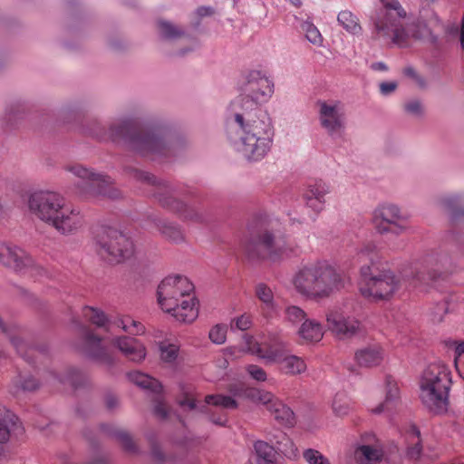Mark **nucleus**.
I'll return each instance as SVG.
<instances>
[{"label":"nucleus","instance_id":"1","mask_svg":"<svg viewBox=\"0 0 464 464\" xmlns=\"http://www.w3.org/2000/svg\"><path fill=\"white\" fill-rule=\"evenodd\" d=\"M378 1L380 5L371 16L373 34L377 38L404 47L410 38L421 39L430 34L425 24L403 23L407 12L398 0Z\"/></svg>","mask_w":464,"mask_h":464},{"label":"nucleus","instance_id":"2","mask_svg":"<svg viewBox=\"0 0 464 464\" xmlns=\"http://www.w3.org/2000/svg\"><path fill=\"white\" fill-rule=\"evenodd\" d=\"M28 208L37 218L53 227L62 235H72L85 223L81 209L67 203L66 199L56 192L33 193L28 200Z\"/></svg>","mask_w":464,"mask_h":464},{"label":"nucleus","instance_id":"3","mask_svg":"<svg viewBox=\"0 0 464 464\" xmlns=\"http://www.w3.org/2000/svg\"><path fill=\"white\" fill-rule=\"evenodd\" d=\"M194 289V285L187 276H169L158 286L159 304L178 321L192 323L198 315V302Z\"/></svg>","mask_w":464,"mask_h":464},{"label":"nucleus","instance_id":"4","mask_svg":"<svg viewBox=\"0 0 464 464\" xmlns=\"http://www.w3.org/2000/svg\"><path fill=\"white\" fill-rule=\"evenodd\" d=\"M232 113L241 130L239 151L248 160H261L269 151L273 141L270 118L266 113L255 115L250 111Z\"/></svg>","mask_w":464,"mask_h":464},{"label":"nucleus","instance_id":"5","mask_svg":"<svg viewBox=\"0 0 464 464\" xmlns=\"http://www.w3.org/2000/svg\"><path fill=\"white\" fill-rule=\"evenodd\" d=\"M451 383L449 365L442 361L429 363L420 380V398L422 403L435 413L446 411Z\"/></svg>","mask_w":464,"mask_h":464},{"label":"nucleus","instance_id":"6","mask_svg":"<svg viewBox=\"0 0 464 464\" xmlns=\"http://www.w3.org/2000/svg\"><path fill=\"white\" fill-rule=\"evenodd\" d=\"M359 256L366 257L372 263L371 266H363L361 268L360 292L364 297L386 299L400 289L401 281L392 271L379 270L375 267L373 260L377 257V252L373 243L363 246L359 252Z\"/></svg>","mask_w":464,"mask_h":464},{"label":"nucleus","instance_id":"7","mask_svg":"<svg viewBox=\"0 0 464 464\" xmlns=\"http://www.w3.org/2000/svg\"><path fill=\"white\" fill-rule=\"evenodd\" d=\"M113 140H128L132 148L143 155L168 156L169 148L159 129L140 127L132 121H124L111 127Z\"/></svg>","mask_w":464,"mask_h":464},{"label":"nucleus","instance_id":"8","mask_svg":"<svg viewBox=\"0 0 464 464\" xmlns=\"http://www.w3.org/2000/svg\"><path fill=\"white\" fill-rule=\"evenodd\" d=\"M93 241L96 253L111 264H120L134 255L133 241L117 228L100 227L95 233Z\"/></svg>","mask_w":464,"mask_h":464},{"label":"nucleus","instance_id":"9","mask_svg":"<svg viewBox=\"0 0 464 464\" xmlns=\"http://www.w3.org/2000/svg\"><path fill=\"white\" fill-rule=\"evenodd\" d=\"M246 95H240L229 105L230 112L251 111L255 115L266 113L258 104L266 102L274 93L273 82L259 71L249 72L246 77Z\"/></svg>","mask_w":464,"mask_h":464},{"label":"nucleus","instance_id":"10","mask_svg":"<svg viewBox=\"0 0 464 464\" xmlns=\"http://www.w3.org/2000/svg\"><path fill=\"white\" fill-rule=\"evenodd\" d=\"M244 250L251 260L277 262L290 256L295 252V246L285 237L264 230L259 232L255 238L247 241Z\"/></svg>","mask_w":464,"mask_h":464},{"label":"nucleus","instance_id":"11","mask_svg":"<svg viewBox=\"0 0 464 464\" xmlns=\"http://www.w3.org/2000/svg\"><path fill=\"white\" fill-rule=\"evenodd\" d=\"M130 175L136 180L153 186V195L163 208L178 214L185 220L199 221L201 219V215L194 208L188 207L172 196L170 187L166 181L160 180L152 174L138 169H131Z\"/></svg>","mask_w":464,"mask_h":464},{"label":"nucleus","instance_id":"12","mask_svg":"<svg viewBox=\"0 0 464 464\" xmlns=\"http://www.w3.org/2000/svg\"><path fill=\"white\" fill-rule=\"evenodd\" d=\"M311 289L306 298L320 301L329 298L345 285L344 275L326 261H315Z\"/></svg>","mask_w":464,"mask_h":464},{"label":"nucleus","instance_id":"13","mask_svg":"<svg viewBox=\"0 0 464 464\" xmlns=\"http://www.w3.org/2000/svg\"><path fill=\"white\" fill-rule=\"evenodd\" d=\"M449 258L446 255L432 252L423 256L415 263L414 271L410 280L412 287L432 285L444 280L450 273L448 266Z\"/></svg>","mask_w":464,"mask_h":464},{"label":"nucleus","instance_id":"14","mask_svg":"<svg viewBox=\"0 0 464 464\" xmlns=\"http://www.w3.org/2000/svg\"><path fill=\"white\" fill-rule=\"evenodd\" d=\"M229 392L235 396H244L266 405L275 420L282 425L292 427L295 423L293 411L269 392L246 388L243 384L230 385Z\"/></svg>","mask_w":464,"mask_h":464},{"label":"nucleus","instance_id":"15","mask_svg":"<svg viewBox=\"0 0 464 464\" xmlns=\"http://www.w3.org/2000/svg\"><path fill=\"white\" fill-rule=\"evenodd\" d=\"M65 169L81 179V193L84 195H102L111 199L121 196L109 176L95 173L80 164L68 165Z\"/></svg>","mask_w":464,"mask_h":464},{"label":"nucleus","instance_id":"16","mask_svg":"<svg viewBox=\"0 0 464 464\" xmlns=\"http://www.w3.org/2000/svg\"><path fill=\"white\" fill-rule=\"evenodd\" d=\"M371 222L382 235L391 233L399 236L409 228L407 218L398 206L391 203L376 207L372 213Z\"/></svg>","mask_w":464,"mask_h":464},{"label":"nucleus","instance_id":"17","mask_svg":"<svg viewBox=\"0 0 464 464\" xmlns=\"http://www.w3.org/2000/svg\"><path fill=\"white\" fill-rule=\"evenodd\" d=\"M326 322L331 333L341 340L351 339L362 331V322L352 314L347 306L330 310Z\"/></svg>","mask_w":464,"mask_h":464},{"label":"nucleus","instance_id":"18","mask_svg":"<svg viewBox=\"0 0 464 464\" xmlns=\"http://www.w3.org/2000/svg\"><path fill=\"white\" fill-rule=\"evenodd\" d=\"M243 343V351L246 350L269 362L277 363L288 351L285 343L276 335H270L266 340L258 343L252 335L245 334Z\"/></svg>","mask_w":464,"mask_h":464},{"label":"nucleus","instance_id":"19","mask_svg":"<svg viewBox=\"0 0 464 464\" xmlns=\"http://www.w3.org/2000/svg\"><path fill=\"white\" fill-rule=\"evenodd\" d=\"M316 106L321 126L331 136L340 135L345 124L342 103L337 101H318Z\"/></svg>","mask_w":464,"mask_h":464},{"label":"nucleus","instance_id":"20","mask_svg":"<svg viewBox=\"0 0 464 464\" xmlns=\"http://www.w3.org/2000/svg\"><path fill=\"white\" fill-rule=\"evenodd\" d=\"M0 264L21 271L33 268L34 260L22 248L0 241Z\"/></svg>","mask_w":464,"mask_h":464},{"label":"nucleus","instance_id":"21","mask_svg":"<svg viewBox=\"0 0 464 464\" xmlns=\"http://www.w3.org/2000/svg\"><path fill=\"white\" fill-rule=\"evenodd\" d=\"M129 380L139 387L150 390L157 397L160 396L162 386L160 382L147 374L140 372H131L128 373ZM154 413L160 419H166L169 415V408L164 401L156 399V405L154 407Z\"/></svg>","mask_w":464,"mask_h":464},{"label":"nucleus","instance_id":"22","mask_svg":"<svg viewBox=\"0 0 464 464\" xmlns=\"http://www.w3.org/2000/svg\"><path fill=\"white\" fill-rule=\"evenodd\" d=\"M83 352L101 364L110 366L114 362L112 353L102 344V339L89 329L83 330Z\"/></svg>","mask_w":464,"mask_h":464},{"label":"nucleus","instance_id":"23","mask_svg":"<svg viewBox=\"0 0 464 464\" xmlns=\"http://www.w3.org/2000/svg\"><path fill=\"white\" fill-rule=\"evenodd\" d=\"M210 406L220 407L222 409H236L237 408V401L230 396H225L221 394H211L205 397V402L198 406L199 411L202 413L210 415V420L219 426H225L227 422V417L223 412L216 415L210 410Z\"/></svg>","mask_w":464,"mask_h":464},{"label":"nucleus","instance_id":"24","mask_svg":"<svg viewBox=\"0 0 464 464\" xmlns=\"http://www.w3.org/2000/svg\"><path fill=\"white\" fill-rule=\"evenodd\" d=\"M255 295L260 302L259 311L266 320H273L279 316L281 307L275 299L272 289L264 283L255 286Z\"/></svg>","mask_w":464,"mask_h":464},{"label":"nucleus","instance_id":"25","mask_svg":"<svg viewBox=\"0 0 464 464\" xmlns=\"http://www.w3.org/2000/svg\"><path fill=\"white\" fill-rule=\"evenodd\" d=\"M113 345L130 361L140 362L146 357V348L136 338L122 336L113 339Z\"/></svg>","mask_w":464,"mask_h":464},{"label":"nucleus","instance_id":"26","mask_svg":"<svg viewBox=\"0 0 464 464\" xmlns=\"http://www.w3.org/2000/svg\"><path fill=\"white\" fill-rule=\"evenodd\" d=\"M330 192V187L323 180H315L309 184L304 194L306 205L316 212L324 208V197Z\"/></svg>","mask_w":464,"mask_h":464},{"label":"nucleus","instance_id":"27","mask_svg":"<svg viewBox=\"0 0 464 464\" xmlns=\"http://www.w3.org/2000/svg\"><path fill=\"white\" fill-rule=\"evenodd\" d=\"M315 261L303 265L295 272L291 280L295 290L305 298L311 289Z\"/></svg>","mask_w":464,"mask_h":464},{"label":"nucleus","instance_id":"28","mask_svg":"<svg viewBox=\"0 0 464 464\" xmlns=\"http://www.w3.org/2000/svg\"><path fill=\"white\" fill-rule=\"evenodd\" d=\"M354 359L362 367L378 366L383 359V350L379 344L369 345L358 350Z\"/></svg>","mask_w":464,"mask_h":464},{"label":"nucleus","instance_id":"29","mask_svg":"<svg viewBox=\"0 0 464 464\" xmlns=\"http://www.w3.org/2000/svg\"><path fill=\"white\" fill-rule=\"evenodd\" d=\"M373 443L361 445L356 448L354 457L361 464H373L383 457V451L379 441L372 437Z\"/></svg>","mask_w":464,"mask_h":464},{"label":"nucleus","instance_id":"30","mask_svg":"<svg viewBox=\"0 0 464 464\" xmlns=\"http://www.w3.org/2000/svg\"><path fill=\"white\" fill-rule=\"evenodd\" d=\"M400 398V390L396 381L390 375L385 377V401L370 411L374 414L392 410Z\"/></svg>","mask_w":464,"mask_h":464},{"label":"nucleus","instance_id":"31","mask_svg":"<svg viewBox=\"0 0 464 464\" xmlns=\"http://www.w3.org/2000/svg\"><path fill=\"white\" fill-rule=\"evenodd\" d=\"M280 371L286 375H299L304 373L307 365L304 360L297 355L291 354L289 351L277 362Z\"/></svg>","mask_w":464,"mask_h":464},{"label":"nucleus","instance_id":"32","mask_svg":"<svg viewBox=\"0 0 464 464\" xmlns=\"http://www.w3.org/2000/svg\"><path fill=\"white\" fill-rule=\"evenodd\" d=\"M299 337L305 342H319L324 336L322 324L311 319H305L298 330Z\"/></svg>","mask_w":464,"mask_h":464},{"label":"nucleus","instance_id":"33","mask_svg":"<svg viewBox=\"0 0 464 464\" xmlns=\"http://www.w3.org/2000/svg\"><path fill=\"white\" fill-rule=\"evenodd\" d=\"M337 21L350 34H359L362 32L358 18L349 10L340 12Z\"/></svg>","mask_w":464,"mask_h":464},{"label":"nucleus","instance_id":"34","mask_svg":"<svg viewBox=\"0 0 464 464\" xmlns=\"http://www.w3.org/2000/svg\"><path fill=\"white\" fill-rule=\"evenodd\" d=\"M332 409L337 417L347 416L353 410L352 400L345 393L338 392L334 398Z\"/></svg>","mask_w":464,"mask_h":464},{"label":"nucleus","instance_id":"35","mask_svg":"<svg viewBox=\"0 0 464 464\" xmlns=\"http://www.w3.org/2000/svg\"><path fill=\"white\" fill-rule=\"evenodd\" d=\"M157 227L160 233L170 241L179 242L183 239V233L180 228L171 222L160 219L157 223Z\"/></svg>","mask_w":464,"mask_h":464},{"label":"nucleus","instance_id":"36","mask_svg":"<svg viewBox=\"0 0 464 464\" xmlns=\"http://www.w3.org/2000/svg\"><path fill=\"white\" fill-rule=\"evenodd\" d=\"M114 324L121 327L123 331L134 335L142 334L145 332L144 325L129 315L119 318L114 322Z\"/></svg>","mask_w":464,"mask_h":464},{"label":"nucleus","instance_id":"37","mask_svg":"<svg viewBox=\"0 0 464 464\" xmlns=\"http://www.w3.org/2000/svg\"><path fill=\"white\" fill-rule=\"evenodd\" d=\"M254 449L257 457L265 463H272L275 460L276 450L267 442L258 440L254 444Z\"/></svg>","mask_w":464,"mask_h":464},{"label":"nucleus","instance_id":"38","mask_svg":"<svg viewBox=\"0 0 464 464\" xmlns=\"http://www.w3.org/2000/svg\"><path fill=\"white\" fill-rule=\"evenodd\" d=\"M158 28L161 37L168 40H174L184 34V32L181 29L164 20H160L158 22Z\"/></svg>","mask_w":464,"mask_h":464},{"label":"nucleus","instance_id":"39","mask_svg":"<svg viewBox=\"0 0 464 464\" xmlns=\"http://www.w3.org/2000/svg\"><path fill=\"white\" fill-rule=\"evenodd\" d=\"M301 29L305 34L306 39L315 45H321L323 43V36L317 27L310 21H304L301 24Z\"/></svg>","mask_w":464,"mask_h":464},{"label":"nucleus","instance_id":"40","mask_svg":"<svg viewBox=\"0 0 464 464\" xmlns=\"http://www.w3.org/2000/svg\"><path fill=\"white\" fill-rule=\"evenodd\" d=\"M82 315L86 320L90 321L93 324H96L97 326H103L107 322V318L103 312L91 306H86L83 308Z\"/></svg>","mask_w":464,"mask_h":464},{"label":"nucleus","instance_id":"41","mask_svg":"<svg viewBox=\"0 0 464 464\" xmlns=\"http://www.w3.org/2000/svg\"><path fill=\"white\" fill-rule=\"evenodd\" d=\"M446 207L450 210L451 218L453 220H459L464 222V208L459 206V200L458 197H450L444 201Z\"/></svg>","mask_w":464,"mask_h":464},{"label":"nucleus","instance_id":"42","mask_svg":"<svg viewBox=\"0 0 464 464\" xmlns=\"http://www.w3.org/2000/svg\"><path fill=\"white\" fill-rule=\"evenodd\" d=\"M160 358L165 362H173L179 353V348L173 343H168L165 342L160 344Z\"/></svg>","mask_w":464,"mask_h":464},{"label":"nucleus","instance_id":"43","mask_svg":"<svg viewBox=\"0 0 464 464\" xmlns=\"http://www.w3.org/2000/svg\"><path fill=\"white\" fill-rule=\"evenodd\" d=\"M306 313L299 306L289 305L285 309V318L292 324H298L305 320Z\"/></svg>","mask_w":464,"mask_h":464},{"label":"nucleus","instance_id":"44","mask_svg":"<svg viewBox=\"0 0 464 464\" xmlns=\"http://www.w3.org/2000/svg\"><path fill=\"white\" fill-rule=\"evenodd\" d=\"M410 436L412 440V446L408 448V455L411 459H419L421 453V447L420 445V431L415 426L411 428Z\"/></svg>","mask_w":464,"mask_h":464},{"label":"nucleus","instance_id":"45","mask_svg":"<svg viewBox=\"0 0 464 464\" xmlns=\"http://www.w3.org/2000/svg\"><path fill=\"white\" fill-rule=\"evenodd\" d=\"M303 458L308 464H331L325 456L314 449L305 450L303 452Z\"/></svg>","mask_w":464,"mask_h":464},{"label":"nucleus","instance_id":"46","mask_svg":"<svg viewBox=\"0 0 464 464\" xmlns=\"http://www.w3.org/2000/svg\"><path fill=\"white\" fill-rule=\"evenodd\" d=\"M227 327L226 324H216L214 325L209 333L208 337L210 341L217 344H222L227 340Z\"/></svg>","mask_w":464,"mask_h":464},{"label":"nucleus","instance_id":"47","mask_svg":"<svg viewBox=\"0 0 464 464\" xmlns=\"http://www.w3.org/2000/svg\"><path fill=\"white\" fill-rule=\"evenodd\" d=\"M252 315L245 313L240 316L234 318L230 323V327L232 330L237 329L240 331H246L252 326Z\"/></svg>","mask_w":464,"mask_h":464},{"label":"nucleus","instance_id":"48","mask_svg":"<svg viewBox=\"0 0 464 464\" xmlns=\"http://www.w3.org/2000/svg\"><path fill=\"white\" fill-rule=\"evenodd\" d=\"M118 440L121 442L122 447L129 452L136 451V445L130 434L123 430H119L116 433Z\"/></svg>","mask_w":464,"mask_h":464},{"label":"nucleus","instance_id":"49","mask_svg":"<svg viewBox=\"0 0 464 464\" xmlns=\"http://www.w3.org/2000/svg\"><path fill=\"white\" fill-rule=\"evenodd\" d=\"M248 374L257 382H264L266 380V372L260 366L249 364L246 368Z\"/></svg>","mask_w":464,"mask_h":464},{"label":"nucleus","instance_id":"50","mask_svg":"<svg viewBox=\"0 0 464 464\" xmlns=\"http://www.w3.org/2000/svg\"><path fill=\"white\" fill-rule=\"evenodd\" d=\"M151 456L159 464H166L171 461L170 459L165 456L160 447L156 443L151 444Z\"/></svg>","mask_w":464,"mask_h":464},{"label":"nucleus","instance_id":"51","mask_svg":"<svg viewBox=\"0 0 464 464\" xmlns=\"http://www.w3.org/2000/svg\"><path fill=\"white\" fill-rule=\"evenodd\" d=\"M284 441L277 442V450L283 452L285 455H289L294 453V444L293 442L285 436V434H282Z\"/></svg>","mask_w":464,"mask_h":464},{"label":"nucleus","instance_id":"52","mask_svg":"<svg viewBox=\"0 0 464 464\" xmlns=\"http://www.w3.org/2000/svg\"><path fill=\"white\" fill-rule=\"evenodd\" d=\"M21 388L24 391H34L38 387V382L32 376L27 378L20 377Z\"/></svg>","mask_w":464,"mask_h":464},{"label":"nucleus","instance_id":"53","mask_svg":"<svg viewBox=\"0 0 464 464\" xmlns=\"http://www.w3.org/2000/svg\"><path fill=\"white\" fill-rule=\"evenodd\" d=\"M404 109L408 113L420 115L422 112V106L417 100L411 101L404 105Z\"/></svg>","mask_w":464,"mask_h":464},{"label":"nucleus","instance_id":"54","mask_svg":"<svg viewBox=\"0 0 464 464\" xmlns=\"http://www.w3.org/2000/svg\"><path fill=\"white\" fill-rule=\"evenodd\" d=\"M179 403L181 407L188 408L189 410H194L198 407L196 400L192 395L188 393L183 394V396L179 399Z\"/></svg>","mask_w":464,"mask_h":464},{"label":"nucleus","instance_id":"55","mask_svg":"<svg viewBox=\"0 0 464 464\" xmlns=\"http://www.w3.org/2000/svg\"><path fill=\"white\" fill-rule=\"evenodd\" d=\"M10 341H11L12 344L14 345V347L16 349L17 353L19 354H21V356L25 357L26 352L24 350L26 345H25L24 340L17 336H12L10 338Z\"/></svg>","mask_w":464,"mask_h":464},{"label":"nucleus","instance_id":"56","mask_svg":"<svg viewBox=\"0 0 464 464\" xmlns=\"http://www.w3.org/2000/svg\"><path fill=\"white\" fill-rule=\"evenodd\" d=\"M403 73L409 77V78H411L412 80L415 81V82L420 85V87L424 86V82L423 80L421 79V77H420L418 75V73L415 72V70L411 67H407L403 70Z\"/></svg>","mask_w":464,"mask_h":464},{"label":"nucleus","instance_id":"57","mask_svg":"<svg viewBox=\"0 0 464 464\" xmlns=\"http://www.w3.org/2000/svg\"><path fill=\"white\" fill-rule=\"evenodd\" d=\"M397 88V83L394 82H384L380 84V91L382 94L388 95L394 92Z\"/></svg>","mask_w":464,"mask_h":464},{"label":"nucleus","instance_id":"58","mask_svg":"<svg viewBox=\"0 0 464 464\" xmlns=\"http://www.w3.org/2000/svg\"><path fill=\"white\" fill-rule=\"evenodd\" d=\"M78 375H79V372L75 370H71L68 374H67V377L66 379H61L60 381L62 382H69L71 385L74 386V387H77L78 386V382H77V378H78Z\"/></svg>","mask_w":464,"mask_h":464},{"label":"nucleus","instance_id":"59","mask_svg":"<svg viewBox=\"0 0 464 464\" xmlns=\"http://www.w3.org/2000/svg\"><path fill=\"white\" fill-rule=\"evenodd\" d=\"M212 13L213 11L210 7L201 6L197 9L198 15L201 17L210 15Z\"/></svg>","mask_w":464,"mask_h":464},{"label":"nucleus","instance_id":"60","mask_svg":"<svg viewBox=\"0 0 464 464\" xmlns=\"http://www.w3.org/2000/svg\"><path fill=\"white\" fill-rule=\"evenodd\" d=\"M63 464H75V463L71 461V460H69V459H64L63 461ZM88 464H107V461H106L105 458L99 457V458L93 459V461H92L91 463H88Z\"/></svg>","mask_w":464,"mask_h":464},{"label":"nucleus","instance_id":"61","mask_svg":"<svg viewBox=\"0 0 464 464\" xmlns=\"http://www.w3.org/2000/svg\"><path fill=\"white\" fill-rule=\"evenodd\" d=\"M455 353L457 355L455 360H457L458 357L464 354V341H462L457 344V346L455 348Z\"/></svg>","mask_w":464,"mask_h":464},{"label":"nucleus","instance_id":"62","mask_svg":"<svg viewBox=\"0 0 464 464\" xmlns=\"http://www.w3.org/2000/svg\"><path fill=\"white\" fill-rule=\"evenodd\" d=\"M118 403L117 398L110 396L106 399V405L109 409H113Z\"/></svg>","mask_w":464,"mask_h":464},{"label":"nucleus","instance_id":"63","mask_svg":"<svg viewBox=\"0 0 464 464\" xmlns=\"http://www.w3.org/2000/svg\"><path fill=\"white\" fill-rule=\"evenodd\" d=\"M460 44H461V48L464 50V14L461 19Z\"/></svg>","mask_w":464,"mask_h":464},{"label":"nucleus","instance_id":"64","mask_svg":"<svg viewBox=\"0 0 464 464\" xmlns=\"http://www.w3.org/2000/svg\"><path fill=\"white\" fill-rule=\"evenodd\" d=\"M373 67H374L375 69H379V70H386V69H387L386 65H385L383 63H375V64L373 65Z\"/></svg>","mask_w":464,"mask_h":464}]
</instances>
